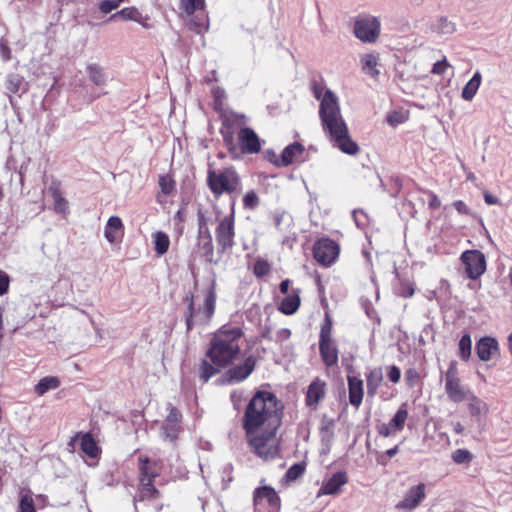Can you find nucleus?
<instances>
[{
    "instance_id": "58",
    "label": "nucleus",
    "mask_w": 512,
    "mask_h": 512,
    "mask_svg": "<svg viewBox=\"0 0 512 512\" xmlns=\"http://www.w3.org/2000/svg\"><path fill=\"white\" fill-rule=\"evenodd\" d=\"M223 139L225 142V145L228 147L230 152H235L237 150L236 145L233 141V136L229 132L222 131Z\"/></svg>"
},
{
    "instance_id": "14",
    "label": "nucleus",
    "mask_w": 512,
    "mask_h": 512,
    "mask_svg": "<svg viewBox=\"0 0 512 512\" xmlns=\"http://www.w3.org/2000/svg\"><path fill=\"white\" fill-rule=\"evenodd\" d=\"M426 497V486L419 483L408 489L403 499L396 505L397 509L414 510Z\"/></svg>"
},
{
    "instance_id": "10",
    "label": "nucleus",
    "mask_w": 512,
    "mask_h": 512,
    "mask_svg": "<svg viewBox=\"0 0 512 512\" xmlns=\"http://www.w3.org/2000/svg\"><path fill=\"white\" fill-rule=\"evenodd\" d=\"M465 273L472 280L478 279L486 271L485 255L479 250H467L461 255Z\"/></svg>"
},
{
    "instance_id": "6",
    "label": "nucleus",
    "mask_w": 512,
    "mask_h": 512,
    "mask_svg": "<svg viewBox=\"0 0 512 512\" xmlns=\"http://www.w3.org/2000/svg\"><path fill=\"white\" fill-rule=\"evenodd\" d=\"M444 382L445 392L449 400L454 403L465 401V399L472 393L462 384L461 379L458 376L457 363L455 361L450 362L445 373Z\"/></svg>"
},
{
    "instance_id": "28",
    "label": "nucleus",
    "mask_w": 512,
    "mask_h": 512,
    "mask_svg": "<svg viewBox=\"0 0 512 512\" xmlns=\"http://www.w3.org/2000/svg\"><path fill=\"white\" fill-rule=\"evenodd\" d=\"M383 381L381 368H374L366 373L367 394L374 397Z\"/></svg>"
},
{
    "instance_id": "42",
    "label": "nucleus",
    "mask_w": 512,
    "mask_h": 512,
    "mask_svg": "<svg viewBox=\"0 0 512 512\" xmlns=\"http://www.w3.org/2000/svg\"><path fill=\"white\" fill-rule=\"evenodd\" d=\"M472 341L468 333L464 334L459 341V356L466 361L471 356Z\"/></svg>"
},
{
    "instance_id": "47",
    "label": "nucleus",
    "mask_w": 512,
    "mask_h": 512,
    "mask_svg": "<svg viewBox=\"0 0 512 512\" xmlns=\"http://www.w3.org/2000/svg\"><path fill=\"white\" fill-rule=\"evenodd\" d=\"M259 204V198L255 191H248L243 197V206L245 209L253 210Z\"/></svg>"
},
{
    "instance_id": "16",
    "label": "nucleus",
    "mask_w": 512,
    "mask_h": 512,
    "mask_svg": "<svg viewBox=\"0 0 512 512\" xmlns=\"http://www.w3.org/2000/svg\"><path fill=\"white\" fill-rule=\"evenodd\" d=\"M304 152V146L298 142L284 148L280 156L273 154L270 161L277 167H286L298 160Z\"/></svg>"
},
{
    "instance_id": "7",
    "label": "nucleus",
    "mask_w": 512,
    "mask_h": 512,
    "mask_svg": "<svg viewBox=\"0 0 512 512\" xmlns=\"http://www.w3.org/2000/svg\"><path fill=\"white\" fill-rule=\"evenodd\" d=\"M216 242L220 252L224 253L234 246L235 227H234V201L232 202V211L229 215L223 217L215 230Z\"/></svg>"
},
{
    "instance_id": "64",
    "label": "nucleus",
    "mask_w": 512,
    "mask_h": 512,
    "mask_svg": "<svg viewBox=\"0 0 512 512\" xmlns=\"http://www.w3.org/2000/svg\"><path fill=\"white\" fill-rule=\"evenodd\" d=\"M453 431L456 434H462L464 431V427L461 423L457 422V423L453 424Z\"/></svg>"
},
{
    "instance_id": "39",
    "label": "nucleus",
    "mask_w": 512,
    "mask_h": 512,
    "mask_svg": "<svg viewBox=\"0 0 512 512\" xmlns=\"http://www.w3.org/2000/svg\"><path fill=\"white\" fill-rule=\"evenodd\" d=\"M24 78L18 74H10L6 80V89L13 94L24 90Z\"/></svg>"
},
{
    "instance_id": "46",
    "label": "nucleus",
    "mask_w": 512,
    "mask_h": 512,
    "mask_svg": "<svg viewBox=\"0 0 512 512\" xmlns=\"http://www.w3.org/2000/svg\"><path fill=\"white\" fill-rule=\"evenodd\" d=\"M452 460L457 464L469 463L473 456L470 451L466 449H457L452 453Z\"/></svg>"
},
{
    "instance_id": "19",
    "label": "nucleus",
    "mask_w": 512,
    "mask_h": 512,
    "mask_svg": "<svg viewBox=\"0 0 512 512\" xmlns=\"http://www.w3.org/2000/svg\"><path fill=\"white\" fill-rule=\"evenodd\" d=\"M326 395V383L323 380L315 379L309 386L305 396V402L308 407L317 408Z\"/></svg>"
},
{
    "instance_id": "26",
    "label": "nucleus",
    "mask_w": 512,
    "mask_h": 512,
    "mask_svg": "<svg viewBox=\"0 0 512 512\" xmlns=\"http://www.w3.org/2000/svg\"><path fill=\"white\" fill-rule=\"evenodd\" d=\"M78 437L81 438L80 445H81V450L83 451V453L90 458H96L99 455L100 450H99L97 443L95 442V440L89 433L77 434L75 438L71 439V441L68 443V446L71 449H73L74 442H75L76 438H78Z\"/></svg>"
},
{
    "instance_id": "22",
    "label": "nucleus",
    "mask_w": 512,
    "mask_h": 512,
    "mask_svg": "<svg viewBox=\"0 0 512 512\" xmlns=\"http://www.w3.org/2000/svg\"><path fill=\"white\" fill-rule=\"evenodd\" d=\"M349 403L358 409L363 401L364 383L358 376H348Z\"/></svg>"
},
{
    "instance_id": "48",
    "label": "nucleus",
    "mask_w": 512,
    "mask_h": 512,
    "mask_svg": "<svg viewBox=\"0 0 512 512\" xmlns=\"http://www.w3.org/2000/svg\"><path fill=\"white\" fill-rule=\"evenodd\" d=\"M270 270H271L270 264L266 260L258 259L254 263L253 273L257 277H263V276L267 275L270 272Z\"/></svg>"
},
{
    "instance_id": "53",
    "label": "nucleus",
    "mask_w": 512,
    "mask_h": 512,
    "mask_svg": "<svg viewBox=\"0 0 512 512\" xmlns=\"http://www.w3.org/2000/svg\"><path fill=\"white\" fill-rule=\"evenodd\" d=\"M451 65L448 63L447 59L444 57L442 60L437 61L432 67V73L436 75H442L446 72Z\"/></svg>"
},
{
    "instance_id": "4",
    "label": "nucleus",
    "mask_w": 512,
    "mask_h": 512,
    "mask_svg": "<svg viewBox=\"0 0 512 512\" xmlns=\"http://www.w3.org/2000/svg\"><path fill=\"white\" fill-rule=\"evenodd\" d=\"M216 300L215 280H211L207 289L204 291L202 303L196 305L193 295H187L185 297V302L187 303L185 321L188 331L194 326L207 325L210 323L215 313Z\"/></svg>"
},
{
    "instance_id": "30",
    "label": "nucleus",
    "mask_w": 512,
    "mask_h": 512,
    "mask_svg": "<svg viewBox=\"0 0 512 512\" xmlns=\"http://www.w3.org/2000/svg\"><path fill=\"white\" fill-rule=\"evenodd\" d=\"M89 80L96 86L102 87L107 83V75L104 69L98 64H89L86 67Z\"/></svg>"
},
{
    "instance_id": "20",
    "label": "nucleus",
    "mask_w": 512,
    "mask_h": 512,
    "mask_svg": "<svg viewBox=\"0 0 512 512\" xmlns=\"http://www.w3.org/2000/svg\"><path fill=\"white\" fill-rule=\"evenodd\" d=\"M301 289L300 288H292L289 294H286L285 297L278 304V310L284 315H293L295 314L301 304Z\"/></svg>"
},
{
    "instance_id": "27",
    "label": "nucleus",
    "mask_w": 512,
    "mask_h": 512,
    "mask_svg": "<svg viewBox=\"0 0 512 512\" xmlns=\"http://www.w3.org/2000/svg\"><path fill=\"white\" fill-rule=\"evenodd\" d=\"M362 71L372 78L378 77L379 70V55L374 53L364 54L360 58Z\"/></svg>"
},
{
    "instance_id": "23",
    "label": "nucleus",
    "mask_w": 512,
    "mask_h": 512,
    "mask_svg": "<svg viewBox=\"0 0 512 512\" xmlns=\"http://www.w3.org/2000/svg\"><path fill=\"white\" fill-rule=\"evenodd\" d=\"M498 350V342L491 337H483L476 344V353L482 361L491 360Z\"/></svg>"
},
{
    "instance_id": "52",
    "label": "nucleus",
    "mask_w": 512,
    "mask_h": 512,
    "mask_svg": "<svg viewBox=\"0 0 512 512\" xmlns=\"http://www.w3.org/2000/svg\"><path fill=\"white\" fill-rule=\"evenodd\" d=\"M377 431L379 435L383 437H390L396 435L398 432L395 430L394 427L391 426V424L388 423H382L377 426Z\"/></svg>"
},
{
    "instance_id": "2",
    "label": "nucleus",
    "mask_w": 512,
    "mask_h": 512,
    "mask_svg": "<svg viewBox=\"0 0 512 512\" xmlns=\"http://www.w3.org/2000/svg\"><path fill=\"white\" fill-rule=\"evenodd\" d=\"M314 96L320 101L319 117L323 132L334 148L348 155L359 152L358 144L351 138L338 101V97L324 86L314 87Z\"/></svg>"
},
{
    "instance_id": "50",
    "label": "nucleus",
    "mask_w": 512,
    "mask_h": 512,
    "mask_svg": "<svg viewBox=\"0 0 512 512\" xmlns=\"http://www.w3.org/2000/svg\"><path fill=\"white\" fill-rule=\"evenodd\" d=\"M120 5L121 3H118L115 0H102L99 3L98 8L101 13L108 14L111 11L116 10Z\"/></svg>"
},
{
    "instance_id": "35",
    "label": "nucleus",
    "mask_w": 512,
    "mask_h": 512,
    "mask_svg": "<svg viewBox=\"0 0 512 512\" xmlns=\"http://www.w3.org/2000/svg\"><path fill=\"white\" fill-rule=\"evenodd\" d=\"M59 386H60V381L57 377L47 376V377L42 378L36 384L34 390L38 396H42L49 390L56 389Z\"/></svg>"
},
{
    "instance_id": "44",
    "label": "nucleus",
    "mask_w": 512,
    "mask_h": 512,
    "mask_svg": "<svg viewBox=\"0 0 512 512\" xmlns=\"http://www.w3.org/2000/svg\"><path fill=\"white\" fill-rule=\"evenodd\" d=\"M455 29V24L444 17L440 18L435 26V30L439 34H452Z\"/></svg>"
},
{
    "instance_id": "61",
    "label": "nucleus",
    "mask_w": 512,
    "mask_h": 512,
    "mask_svg": "<svg viewBox=\"0 0 512 512\" xmlns=\"http://www.w3.org/2000/svg\"><path fill=\"white\" fill-rule=\"evenodd\" d=\"M440 206H441V201L438 198V196L435 193L430 192L429 193V207L433 208V209H438V208H440Z\"/></svg>"
},
{
    "instance_id": "29",
    "label": "nucleus",
    "mask_w": 512,
    "mask_h": 512,
    "mask_svg": "<svg viewBox=\"0 0 512 512\" xmlns=\"http://www.w3.org/2000/svg\"><path fill=\"white\" fill-rule=\"evenodd\" d=\"M465 401L468 402V410L472 417H479L481 415L488 414V404L477 397L473 392L465 399Z\"/></svg>"
},
{
    "instance_id": "15",
    "label": "nucleus",
    "mask_w": 512,
    "mask_h": 512,
    "mask_svg": "<svg viewBox=\"0 0 512 512\" xmlns=\"http://www.w3.org/2000/svg\"><path fill=\"white\" fill-rule=\"evenodd\" d=\"M256 360L253 356L247 357L240 365L228 369L225 373L227 383H237L245 380L254 370Z\"/></svg>"
},
{
    "instance_id": "31",
    "label": "nucleus",
    "mask_w": 512,
    "mask_h": 512,
    "mask_svg": "<svg viewBox=\"0 0 512 512\" xmlns=\"http://www.w3.org/2000/svg\"><path fill=\"white\" fill-rule=\"evenodd\" d=\"M140 462V480H154L159 475V469L155 462L148 458H139Z\"/></svg>"
},
{
    "instance_id": "59",
    "label": "nucleus",
    "mask_w": 512,
    "mask_h": 512,
    "mask_svg": "<svg viewBox=\"0 0 512 512\" xmlns=\"http://www.w3.org/2000/svg\"><path fill=\"white\" fill-rule=\"evenodd\" d=\"M453 207L456 211L462 215H468L470 213L469 208L462 200H457L453 202Z\"/></svg>"
},
{
    "instance_id": "18",
    "label": "nucleus",
    "mask_w": 512,
    "mask_h": 512,
    "mask_svg": "<svg viewBox=\"0 0 512 512\" xmlns=\"http://www.w3.org/2000/svg\"><path fill=\"white\" fill-rule=\"evenodd\" d=\"M125 227L120 217L111 216L104 228V236L110 244H119L124 237Z\"/></svg>"
},
{
    "instance_id": "36",
    "label": "nucleus",
    "mask_w": 512,
    "mask_h": 512,
    "mask_svg": "<svg viewBox=\"0 0 512 512\" xmlns=\"http://www.w3.org/2000/svg\"><path fill=\"white\" fill-rule=\"evenodd\" d=\"M199 246H200L202 255L206 258V260L208 262H213L214 248H213L212 238H211V235H210L208 229L206 230V235L200 234Z\"/></svg>"
},
{
    "instance_id": "49",
    "label": "nucleus",
    "mask_w": 512,
    "mask_h": 512,
    "mask_svg": "<svg viewBox=\"0 0 512 512\" xmlns=\"http://www.w3.org/2000/svg\"><path fill=\"white\" fill-rule=\"evenodd\" d=\"M304 466L301 464H294L292 465L286 472V478L289 481L296 480L298 477H300L304 473Z\"/></svg>"
},
{
    "instance_id": "8",
    "label": "nucleus",
    "mask_w": 512,
    "mask_h": 512,
    "mask_svg": "<svg viewBox=\"0 0 512 512\" xmlns=\"http://www.w3.org/2000/svg\"><path fill=\"white\" fill-rule=\"evenodd\" d=\"M253 504L256 512H278L280 510V498L270 486L255 489Z\"/></svg>"
},
{
    "instance_id": "11",
    "label": "nucleus",
    "mask_w": 512,
    "mask_h": 512,
    "mask_svg": "<svg viewBox=\"0 0 512 512\" xmlns=\"http://www.w3.org/2000/svg\"><path fill=\"white\" fill-rule=\"evenodd\" d=\"M313 254L319 264L327 267L333 264L337 259L339 246L336 242L328 238H323L314 244Z\"/></svg>"
},
{
    "instance_id": "38",
    "label": "nucleus",
    "mask_w": 512,
    "mask_h": 512,
    "mask_svg": "<svg viewBox=\"0 0 512 512\" xmlns=\"http://www.w3.org/2000/svg\"><path fill=\"white\" fill-rule=\"evenodd\" d=\"M154 249L157 255H164L170 246V240L166 233L157 231L153 234Z\"/></svg>"
},
{
    "instance_id": "9",
    "label": "nucleus",
    "mask_w": 512,
    "mask_h": 512,
    "mask_svg": "<svg viewBox=\"0 0 512 512\" xmlns=\"http://www.w3.org/2000/svg\"><path fill=\"white\" fill-rule=\"evenodd\" d=\"M205 0H180L179 7L187 16L198 13L193 26L197 33H202L208 29V16L205 12Z\"/></svg>"
},
{
    "instance_id": "17",
    "label": "nucleus",
    "mask_w": 512,
    "mask_h": 512,
    "mask_svg": "<svg viewBox=\"0 0 512 512\" xmlns=\"http://www.w3.org/2000/svg\"><path fill=\"white\" fill-rule=\"evenodd\" d=\"M240 149L245 154L258 153L261 149V143L254 130L248 127L241 128L237 134Z\"/></svg>"
},
{
    "instance_id": "57",
    "label": "nucleus",
    "mask_w": 512,
    "mask_h": 512,
    "mask_svg": "<svg viewBox=\"0 0 512 512\" xmlns=\"http://www.w3.org/2000/svg\"><path fill=\"white\" fill-rule=\"evenodd\" d=\"M400 295L402 297L408 298L414 294V285L410 282H405L401 284Z\"/></svg>"
},
{
    "instance_id": "56",
    "label": "nucleus",
    "mask_w": 512,
    "mask_h": 512,
    "mask_svg": "<svg viewBox=\"0 0 512 512\" xmlns=\"http://www.w3.org/2000/svg\"><path fill=\"white\" fill-rule=\"evenodd\" d=\"M404 121H405L404 115L402 113L396 112V111L390 113L387 117V122L392 126L403 123Z\"/></svg>"
},
{
    "instance_id": "33",
    "label": "nucleus",
    "mask_w": 512,
    "mask_h": 512,
    "mask_svg": "<svg viewBox=\"0 0 512 512\" xmlns=\"http://www.w3.org/2000/svg\"><path fill=\"white\" fill-rule=\"evenodd\" d=\"M17 512H36L32 491L22 488L19 492V504Z\"/></svg>"
},
{
    "instance_id": "54",
    "label": "nucleus",
    "mask_w": 512,
    "mask_h": 512,
    "mask_svg": "<svg viewBox=\"0 0 512 512\" xmlns=\"http://www.w3.org/2000/svg\"><path fill=\"white\" fill-rule=\"evenodd\" d=\"M10 277L9 275L0 270V296L6 294L9 290Z\"/></svg>"
},
{
    "instance_id": "41",
    "label": "nucleus",
    "mask_w": 512,
    "mask_h": 512,
    "mask_svg": "<svg viewBox=\"0 0 512 512\" xmlns=\"http://www.w3.org/2000/svg\"><path fill=\"white\" fill-rule=\"evenodd\" d=\"M332 326H333L332 317H331L329 311H325L324 322L321 325L319 341L333 340L332 339Z\"/></svg>"
},
{
    "instance_id": "62",
    "label": "nucleus",
    "mask_w": 512,
    "mask_h": 512,
    "mask_svg": "<svg viewBox=\"0 0 512 512\" xmlns=\"http://www.w3.org/2000/svg\"><path fill=\"white\" fill-rule=\"evenodd\" d=\"M484 201L488 205H497V204H499L498 197L490 194L489 192H485L484 193Z\"/></svg>"
},
{
    "instance_id": "25",
    "label": "nucleus",
    "mask_w": 512,
    "mask_h": 512,
    "mask_svg": "<svg viewBox=\"0 0 512 512\" xmlns=\"http://www.w3.org/2000/svg\"><path fill=\"white\" fill-rule=\"evenodd\" d=\"M319 350L321 358L327 367L338 363V349L334 340L319 341Z\"/></svg>"
},
{
    "instance_id": "51",
    "label": "nucleus",
    "mask_w": 512,
    "mask_h": 512,
    "mask_svg": "<svg viewBox=\"0 0 512 512\" xmlns=\"http://www.w3.org/2000/svg\"><path fill=\"white\" fill-rule=\"evenodd\" d=\"M386 375L392 383L396 384L400 381L401 370L395 365H390L386 367Z\"/></svg>"
},
{
    "instance_id": "32",
    "label": "nucleus",
    "mask_w": 512,
    "mask_h": 512,
    "mask_svg": "<svg viewBox=\"0 0 512 512\" xmlns=\"http://www.w3.org/2000/svg\"><path fill=\"white\" fill-rule=\"evenodd\" d=\"M49 193L51 194L54 200V209L57 213L65 214L68 211V202L62 196L60 191V185L58 183H53L49 187Z\"/></svg>"
},
{
    "instance_id": "60",
    "label": "nucleus",
    "mask_w": 512,
    "mask_h": 512,
    "mask_svg": "<svg viewBox=\"0 0 512 512\" xmlns=\"http://www.w3.org/2000/svg\"><path fill=\"white\" fill-rule=\"evenodd\" d=\"M291 336V331L287 328L280 329L276 332L275 340L277 342H284Z\"/></svg>"
},
{
    "instance_id": "45",
    "label": "nucleus",
    "mask_w": 512,
    "mask_h": 512,
    "mask_svg": "<svg viewBox=\"0 0 512 512\" xmlns=\"http://www.w3.org/2000/svg\"><path fill=\"white\" fill-rule=\"evenodd\" d=\"M159 186L163 194L169 195L175 188V182L169 175H161L159 177Z\"/></svg>"
},
{
    "instance_id": "5",
    "label": "nucleus",
    "mask_w": 512,
    "mask_h": 512,
    "mask_svg": "<svg viewBox=\"0 0 512 512\" xmlns=\"http://www.w3.org/2000/svg\"><path fill=\"white\" fill-rule=\"evenodd\" d=\"M206 181L215 198H219L223 194L232 195L241 191V179L233 167L209 168Z\"/></svg>"
},
{
    "instance_id": "40",
    "label": "nucleus",
    "mask_w": 512,
    "mask_h": 512,
    "mask_svg": "<svg viewBox=\"0 0 512 512\" xmlns=\"http://www.w3.org/2000/svg\"><path fill=\"white\" fill-rule=\"evenodd\" d=\"M154 480H140L141 499H155L159 497V491L153 485Z\"/></svg>"
},
{
    "instance_id": "13",
    "label": "nucleus",
    "mask_w": 512,
    "mask_h": 512,
    "mask_svg": "<svg viewBox=\"0 0 512 512\" xmlns=\"http://www.w3.org/2000/svg\"><path fill=\"white\" fill-rule=\"evenodd\" d=\"M181 418L182 415L179 410L169 405V414L162 425V437L169 441H175L181 431Z\"/></svg>"
},
{
    "instance_id": "3",
    "label": "nucleus",
    "mask_w": 512,
    "mask_h": 512,
    "mask_svg": "<svg viewBox=\"0 0 512 512\" xmlns=\"http://www.w3.org/2000/svg\"><path fill=\"white\" fill-rule=\"evenodd\" d=\"M244 333L238 326L223 325L212 336L207 357L218 368H226L240 358Z\"/></svg>"
},
{
    "instance_id": "24",
    "label": "nucleus",
    "mask_w": 512,
    "mask_h": 512,
    "mask_svg": "<svg viewBox=\"0 0 512 512\" xmlns=\"http://www.w3.org/2000/svg\"><path fill=\"white\" fill-rule=\"evenodd\" d=\"M122 18L123 20H131L139 23L144 28H150L149 17L142 15L136 7H126L113 14L109 20Z\"/></svg>"
},
{
    "instance_id": "12",
    "label": "nucleus",
    "mask_w": 512,
    "mask_h": 512,
    "mask_svg": "<svg viewBox=\"0 0 512 512\" xmlns=\"http://www.w3.org/2000/svg\"><path fill=\"white\" fill-rule=\"evenodd\" d=\"M354 32L363 42H375L380 33V23L374 17L358 19L354 25Z\"/></svg>"
},
{
    "instance_id": "34",
    "label": "nucleus",
    "mask_w": 512,
    "mask_h": 512,
    "mask_svg": "<svg viewBox=\"0 0 512 512\" xmlns=\"http://www.w3.org/2000/svg\"><path fill=\"white\" fill-rule=\"evenodd\" d=\"M482 76L479 71H477L473 77L468 81V83L464 86L461 96L465 101H471L476 95L480 84H481Z\"/></svg>"
},
{
    "instance_id": "63",
    "label": "nucleus",
    "mask_w": 512,
    "mask_h": 512,
    "mask_svg": "<svg viewBox=\"0 0 512 512\" xmlns=\"http://www.w3.org/2000/svg\"><path fill=\"white\" fill-rule=\"evenodd\" d=\"M290 284H291V281L289 279H285L283 280L280 285H279V290L282 294L286 295V294H289L290 293Z\"/></svg>"
},
{
    "instance_id": "1",
    "label": "nucleus",
    "mask_w": 512,
    "mask_h": 512,
    "mask_svg": "<svg viewBox=\"0 0 512 512\" xmlns=\"http://www.w3.org/2000/svg\"><path fill=\"white\" fill-rule=\"evenodd\" d=\"M283 410L282 402L267 390H257L245 408L242 427L248 447L265 461L280 453L278 430L282 425Z\"/></svg>"
},
{
    "instance_id": "55",
    "label": "nucleus",
    "mask_w": 512,
    "mask_h": 512,
    "mask_svg": "<svg viewBox=\"0 0 512 512\" xmlns=\"http://www.w3.org/2000/svg\"><path fill=\"white\" fill-rule=\"evenodd\" d=\"M0 56L5 62L11 59V49L8 46L7 40L3 38L0 40Z\"/></svg>"
},
{
    "instance_id": "21",
    "label": "nucleus",
    "mask_w": 512,
    "mask_h": 512,
    "mask_svg": "<svg viewBox=\"0 0 512 512\" xmlns=\"http://www.w3.org/2000/svg\"><path fill=\"white\" fill-rule=\"evenodd\" d=\"M348 482L346 472L339 471L327 479L319 490V495H334L340 492L342 486Z\"/></svg>"
},
{
    "instance_id": "37",
    "label": "nucleus",
    "mask_w": 512,
    "mask_h": 512,
    "mask_svg": "<svg viewBox=\"0 0 512 512\" xmlns=\"http://www.w3.org/2000/svg\"><path fill=\"white\" fill-rule=\"evenodd\" d=\"M408 415H409V413H408V409H407V404L404 403L398 408L397 412L395 413L393 418L389 421V423L399 433L404 429L405 423L408 419Z\"/></svg>"
},
{
    "instance_id": "43",
    "label": "nucleus",
    "mask_w": 512,
    "mask_h": 512,
    "mask_svg": "<svg viewBox=\"0 0 512 512\" xmlns=\"http://www.w3.org/2000/svg\"><path fill=\"white\" fill-rule=\"evenodd\" d=\"M221 368L215 366L212 362L203 361L200 365V378L203 382H207L213 375H215Z\"/></svg>"
}]
</instances>
